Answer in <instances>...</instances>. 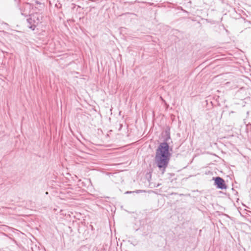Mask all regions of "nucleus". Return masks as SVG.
Wrapping results in <instances>:
<instances>
[{"instance_id":"1","label":"nucleus","mask_w":251,"mask_h":251,"mask_svg":"<svg viewBox=\"0 0 251 251\" xmlns=\"http://www.w3.org/2000/svg\"><path fill=\"white\" fill-rule=\"evenodd\" d=\"M161 135L163 142L160 143L156 150L154 158L155 163L159 170L163 174L168 167L172 153V149L170 147L169 140L171 139L170 128L167 126L162 132Z\"/></svg>"},{"instance_id":"2","label":"nucleus","mask_w":251,"mask_h":251,"mask_svg":"<svg viewBox=\"0 0 251 251\" xmlns=\"http://www.w3.org/2000/svg\"><path fill=\"white\" fill-rule=\"evenodd\" d=\"M212 180L214 181V185L217 188L221 190L226 189L227 188V186L226 184L225 180L223 178L220 176L213 177Z\"/></svg>"},{"instance_id":"3","label":"nucleus","mask_w":251,"mask_h":251,"mask_svg":"<svg viewBox=\"0 0 251 251\" xmlns=\"http://www.w3.org/2000/svg\"><path fill=\"white\" fill-rule=\"evenodd\" d=\"M27 25V27L34 30L37 25V22H36L34 18L30 17L26 20Z\"/></svg>"},{"instance_id":"4","label":"nucleus","mask_w":251,"mask_h":251,"mask_svg":"<svg viewBox=\"0 0 251 251\" xmlns=\"http://www.w3.org/2000/svg\"><path fill=\"white\" fill-rule=\"evenodd\" d=\"M135 2H138V3L141 2V3H147L149 5H151V6H156V5H155L154 4V3H152V2H146V1H138L137 0H135Z\"/></svg>"},{"instance_id":"5","label":"nucleus","mask_w":251,"mask_h":251,"mask_svg":"<svg viewBox=\"0 0 251 251\" xmlns=\"http://www.w3.org/2000/svg\"><path fill=\"white\" fill-rule=\"evenodd\" d=\"M33 2H34L35 4L36 5H40V6L42 5L41 7H43L44 5L40 2L39 1H38L37 0H33Z\"/></svg>"},{"instance_id":"6","label":"nucleus","mask_w":251,"mask_h":251,"mask_svg":"<svg viewBox=\"0 0 251 251\" xmlns=\"http://www.w3.org/2000/svg\"><path fill=\"white\" fill-rule=\"evenodd\" d=\"M61 6L62 5L60 3H56L55 4V6L57 8H60L61 7Z\"/></svg>"},{"instance_id":"7","label":"nucleus","mask_w":251,"mask_h":251,"mask_svg":"<svg viewBox=\"0 0 251 251\" xmlns=\"http://www.w3.org/2000/svg\"><path fill=\"white\" fill-rule=\"evenodd\" d=\"M142 192H143L142 190H136V191H135L134 192H136V193H139Z\"/></svg>"},{"instance_id":"8","label":"nucleus","mask_w":251,"mask_h":251,"mask_svg":"<svg viewBox=\"0 0 251 251\" xmlns=\"http://www.w3.org/2000/svg\"><path fill=\"white\" fill-rule=\"evenodd\" d=\"M134 192H132V191H127L126 192V194H130L131 193H133Z\"/></svg>"},{"instance_id":"9","label":"nucleus","mask_w":251,"mask_h":251,"mask_svg":"<svg viewBox=\"0 0 251 251\" xmlns=\"http://www.w3.org/2000/svg\"><path fill=\"white\" fill-rule=\"evenodd\" d=\"M234 113V112H233V111H231V112H230V113Z\"/></svg>"}]
</instances>
